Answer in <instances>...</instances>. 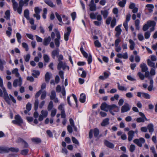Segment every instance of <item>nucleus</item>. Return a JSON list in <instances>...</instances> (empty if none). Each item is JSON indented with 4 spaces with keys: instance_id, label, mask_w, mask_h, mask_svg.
I'll return each instance as SVG.
<instances>
[{
    "instance_id": "ea45409f",
    "label": "nucleus",
    "mask_w": 157,
    "mask_h": 157,
    "mask_svg": "<svg viewBox=\"0 0 157 157\" xmlns=\"http://www.w3.org/2000/svg\"><path fill=\"white\" fill-rule=\"evenodd\" d=\"M45 81L47 82H49L50 79V77L49 73L48 72H46L45 76Z\"/></svg>"
},
{
    "instance_id": "2eb2a0df",
    "label": "nucleus",
    "mask_w": 157,
    "mask_h": 157,
    "mask_svg": "<svg viewBox=\"0 0 157 157\" xmlns=\"http://www.w3.org/2000/svg\"><path fill=\"white\" fill-rule=\"evenodd\" d=\"M130 109V108L128 104L126 103L122 107L121 112L122 113L127 112L129 111Z\"/></svg>"
},
{
    "instance_id": "603ef678",
    "label": "nucleus",
    "mask_w": 157,
    "mask_h": 157,
    "mask_svg": "<svg viewBox=\"0 0 157 157\" xmlns=\"http://www.w3.org/2000/svg\"><path fill=\"white\" fill-rule=\"evenodd\" d=\"M32 105L30 102H28L26 105V108L28 111H30L31 109Z\"/></svg>"
},
{
    "instance_id": "1a4fd4ad",
    "label": "nucleus",
    "mask_w": 157,
    "mask_h": 157,
    "mask_svg": "<svg viewBox=\"0 0 157 157\" xmlns=\"http://www.w3.org/2000/svg\"><path fill=\"white\" fill-rule=\"evenodd\" d=\"M119 110V108L115 104L110 105L109 111L112 115H114L115 114L113 111L117 112H118Z\"/></svg>"
},
{
    "instance_id": "a19ab883",
    "label": "nucleus",
    "mask_w": 157,
    "mask_h": 157,
    "mask_svg": "<svg viewBox=\"0 0 157 157\" xmlns=\"http://www.w3.org/2000/svg\"><path fill=\"white\" fill-rule=\"evenodd\" d=\"M34 109L35 111H37L38 107L39 100L38 99H36L35 100L34 102Z\"/></svg>"
},
{
    "instance_id": "a18cd8bd",
    "label": "nucleus",
    "mask_w": 157,
    "mask_h": 157,
    "mask_svg": "<svg viewBox=\"0 0 157 157\" xmlns=\"http://www.w3.org/2000/svg\"><path fill=\"white\" fill-rule=\"evenodd\" d=\"M140 23V20L138 19H137L135 21V25L136 26V29L137 30H139L140 29L139 24Z\"/></svg>"
},
{
    "instance_id": "4468645a",
    "label": "nucleus",
    "mask_w": 157,
    "mask_h": 157,
    "mask_svg": "<svg viewBox=\"0 0 157 157\" xmlns=\"http://www.w3.org/2000/svg\"><path fill=\"white\" fill-rule=\"evenodd\" d=\"M67 32L64 34V39L67 41L68 40L69 36L71 32V28L70 27H68L67 29Z\"/></svg>"
},
{
    "instance_id": "3c124183",
    "label": "nucleus",
    "mask_w": 157,
    "mask_h": 157,
    "mask_svg": "<svg viewBox=\"0 0 157 157\" xmlns=\"http://www.w3.org/2000/svg\"><path fill=\"white\" fill-rule=\"evenodd\" d=\"M42 10L41 9H40L38 7H36L34 8V11L35 14H39L40 12Z\"/></svg>"
},
{
    "instance_id": "20e7f679",
    "label": "nucleus",
    "mask_w": 157,
    "mask_h": 157,
    "mask_svg": "<svg viewBox=\"0 0 157 157\" xmlns=\"http://www.w3.org/2000/svg\"><path fill=\"white\" fill-rule=\"evenodd\" d=\"M69 121L70 125H69L67 126V129L68 132L70 133H71L73 132L72 128H73L75 131H77V128L75 126L74 121L72 119L70 118Z\"/></svg>"
},
{
    "instance_id": "5fc2aeb1",
    "label": "nucleus",
    "mask_w": 157,
    "mask_h": 157,
    "mask_svg": "<svg viewBox=\"0 0 157 157\" xmlns=\"http://www.w3.org/2000/svg\"><path fill=\"white\" fill-rule=\"evenodd\" d=\"M55 15L56 16V17H57V19H58L59 21L60 22H62V19L61 16L57 12H56L55 13Z\"/></svg>"
},
{
    "instance_id": "c756f323",
    "label": "nucleus",
    "mask_w": 157,
    "mask_h": 157,
    "mask_svg": "<svg viewBox=\"0 0 157 157\" xmlns=\"http://www.w3.org/2000/svg\"><path fill=\"white\" fill-rule=\"evenodd\" d=\"M147 63L149 66L154 68H155V63L153 62L150 59H148L147 60Z\"/></svg>"
},
{
    "instance_id": "f8f14e48",
    "label": "nucleus",
    "mask_w": 157,
    "mask_h": 157,
    "mask_svg": "<svg viewBox=\"0 0 157 157\" xmlns=\"http://www.w3.org/2000/svg\"><path fill=\"white\" fill-rule=\"evenodd\" d=\"M145 142V140L143 138H140L139 139H136L133 140L134 143L140 147L142 146V144L144 143Z\"/></svg>"
},
{
    "instance_id": "774afa93",
    "label": "nucleus",
    "mask_w": 157,
    "mask_h": 157,
    "mask_svg": "<svg viewBox=\"0 0 157 157\" xmlns=\"http://www.w3.org/2000/svg\"><path fill=\"white\" fill-rule=\"evenodd\" d=\"M86 76V72L84 70H83L82 73L80 75V76L82 78H85Z\"/></svg>"
},
{
    "instance_id": "f03ea898",
    "label": "nucleus",
    "mask_w": 157,
    "mask_h": 157,
    "mask_svg": "<svg viewBox=\"0 0 157 157\" xmlns=\"http://www.w3.org/2000/svg\"><path fill=\"white\" fill-rule=\"evenodd\" d=\"M156 23L153 21H147L146 24H145L143 26V29L144 31H147L149 27H152L150 29V30L151 32L154 31L155 30V26Z\"/></svg>"
},
{
    "instance_id": "58836bf2",
    "label": "nucleus",
    "mask_w": 157,
    "mask_h": 157,
    "mask_svg": "<svg viewBox=\"0 0 157 157\" xmlns=\"http://www.w3.org/2000/svg\"><path fill=\"white\" fill-rule=\"evenodd\" d=\"M56 93L55 90H52L51 92L50 95V98L51 100H53L54 98L56 97Z\"/></svg>"
},
{
    "instance_id": "37998d69",
    "label": "nucleus",
    "mask_w": 157,
    "mask_h": 157,
    "mask_svg": "<svg viewBox=\"0 0 157 157\" xmlns=\"http://www.w3.org/2000/svg\"><path fill=\"white\" fill-rule=\"evenodd\" d=\"M13 4V9L15 11H17L18 12V3L17 2H14L12 3Z\"/></svg>"
},
{
    "instance_id": "473e14b6",
    "label": "nucleus",
    "mask_w": 157,
    "mask_h": 157,
    "mask_svg": "<svg viewBox=\"0 0 157 157\" xmlns=\"http://www.w3.org/2000/svg\"><path fill=\"white\" fill-rule=\"evenodd\" d=\"M18 142H21L24 144L25 147H28V144L22 139L20 138L18 139Z\"/></svg>"
},
{
    "instance_id": "f704fd0d",
    "label": "nucleus",
    "mask_w": 157,
    "mask_h": 157,
    "mask_svg": "<svg viewBox=\"0 0 157 157\" xmlns=\"http://www.w3.org/2000/svg\"><path fill=\"white\" fill-rule=\"evenodd\" d=\"M29 11L28 10L26 9L24 11V16L27 19H29Z\"/></svg>"
},
{
    "instance_id": "338daca9",
    "label": "nucleus",
    "mask_w": 157,
    "mask_h": 157,
    "mask_svg": "<svg viewBox=\"0 0 157 157\" xmlns=\"http://www.w3.org/2000/svg\"><path fill=\"white\" fill-rule=\"evenodd\" d=\"M29 150L27 149L22 150L21 151V153L23 155H26L28 153Z\"/></svg>"
},
{
    "instance_id": "69168bd1",
    "label": "nucleus",
    "mask_w": 157,
    "mask_h": 157,
    "mask_svg": "<svg viewBox=\"0 0 157 157\" xmlns=\"http://www.w3.org/2000/svg\"><path fill=\"white\" fill-rule=\"evenodd\" d=\"M63 63L62 61L59 62L57 66V69L58 70H60L63 66Z\"/></svg>"
},
{
    "instance_id": "ddd939ff",
    "label": "nucleus",
    "mask_w": 157,
    "mask_h": 157,
    "mask_svg": "<svg viewBox=\"0 0 157 157\" xmlns=\"http://www.w3.org/2000/svg\"><path fill=\"white\" fill-rule=\"evenodd\" d=\"M110 105L107 104L105 102L103 103L100 107V108L101 110L108 112L109 110Z\"/></svg>"
},
{
    "instance_id": "aec40b11",
    "label": "nucleus",
    "mask_w": 157,
    "mask_h": 157,
    "mask_svg": "<svg viewBox=\"0 0 157 157\" xmlns=\"http://www.w3.org/2000/svg\"><path fill=\"white\" fill-rule=\"evenodd\" d=\"M140 67L141 69V71L143 72L148 71V68L147 66L145 63H143L140 65Z\"/></svg>"
},
{
    "instance_id": "7c9ffc66",
    "label": "nucleus",
    "mask_w": 157,
    "mask_h": 157,
    "mask_svg": "<svg viewBox=\"0 0 157 157\" xmlns=\"http://www.w3.org/2000/svg\"><path fill=\"white\" fill-rule=\"evenodd\" d=\"M109 124V119L106 118L104 119L101 123V125L102 126H105Z\"/></svg>"
},
{
    "instance_id": "09e8293b",
    "label": "nucleus",
    "mask_w": 157,
    "mask_h": 157,
    "mask_svg": "<svg viewBox=\"0 0 157 157\" xmlns=\"http://www.w3.org/2000/svg\"><path fill=\"white\" fill-rule=\"evenodd\" d=\"M53 107V102L52 101H50L48 104V111H50Z\"/></svg>"
},
{
    "instance_id": "c03bdc74",
    "label": "nucleus",
    "mask_w": 157,
    "mask_h": 157,
    "mask_svg": "<svg viewBox=\"0 0 157 157\" xmlns=\"http://www.w3.org/2000/svg\"><path fill=\"white\" fill-rule=\"evenodd\" d=\"M19 151L18 148H17L10 147L9 148V152L11 151L12 152H17Z\"/></svg>"
},
{
    "instance_id": "8fccbe9b",
    "label": "nucleus",
    "mask_w": 157,
    "mask_h": 157,
    "mask_svg": "<svg viewBox=\"0 0 157 157\" xmlns=\"http://www.w3.org/2000/svg\"><path fill=\"white\" fill-rule=\"evenodd\" d=\"M116 20L115 18H113L111 21V27L113 28L116 25Z\"/></svg>"
},
{
    "instance_id": "4be33fe9",
    "label": "nucleus",
    "mask_w": 157,
    "mask_h": 157,
    "mask_svg": "<svg viewBox=\"0 0 157 157\" xmlns=\"http://www.w3.org/2000/svg\"><path fill=\"white\" fill-rule=\"evenodd\" d=\"M9 152V148L6 147H0V153Z\"/></svg>"
},
{
    "instance_id": "5701e85b",
    "label": "nucleus",
    "mask_w": 157,
    "mask_h": 157,
    "mask_svg": "<svg viewBox=\"0 0 157 157\" xmlns=\"http://www.w3.org/2000/svg\"><path fill=\"white\" fill-rule=\"evenodd\" d=\"M51 40V38L50 36L45 38L43 42V44L44 46H47L49 44Z\"/></svg>"
},
{
    "instance_id": "0eeeda50",
    "label": "nucleus",
    "mask_w": 157,
    "mask_h": 157,
    "mask_svg": "<svg viewBox=\"0 0 157 157\" xmlns=\"http://www.w3.org/2000/svg\"><path fill=\"white\" fill-rule=\"evenodd\" d=\"M15 120L12 121V123L21 126L23 123V121L21 116L19 115H16L15 117Z\"/></svg>"
},
{
    "instance_id": "4d7b16f0",
    "label": "nucleus",
    "mask_w": 157,
    "mask_h": 157,
    "mask_svg": "<svg viewBox=\"0 0 157 157\" xmlns=\"http://www.w3.org/2000/svg\"><path fill=\"white\" fill-rule=\"evenodd\" d=\"M138 75L141 80H143L144 79L145 77L144 75L141 72H138Z\"/></svg>"
},
{
    "instance_id": "423d86ee",
    "label": "nucleus",
    "mask_w": 157,
    "mask_h": 157,
    "mask_svg": "<svg viewBox=\"0 0 157 157\" xmlns=\"http://www.w3.org/2000/svg\"><path fill=\"white\" fill-rule=\"evenodd\" d=\"M94 134V136L95 137L97 138L99 133V131L98 129L97 128H95L94 129H91L89 132V138L91 139L93 136V134Z\"/></svg>"
},
{
    "instance_id": "412c9836",
    "label": "nucleus",
    "mask_w": 157,
    "mask_h": 157,
    "mask_svg": "<svg viewBox=\"0 0 157 157\" xmlns=\"http://www.w3.org/2000/svg\"><path fill=\"white\" fill-rule=\"evenodd\" d=\"M134 132L132 130H131L128 132V140L129 141H130L132 140L134 136Z\"/></svg>"
},
{
    "instance_id": "de8ad7c7",
    "label": "nucleus",
    "mask_w": 157,
    "mask_h": 157,
    "mask_svg": "<svg viewBox=\"0 0 157 157\" xmlns=\"http://www.w3.org/2000/svg\"><path fill=\"white\" fill-rule=\"evenodd\" d=\"M5 14V16L4 17L7 20L10 19V10H7L6 11Z\"/></svg>"
},
{
    "instance_id": "79ce46f5",
    "label": "nucleus",
    "mask_w": 157,
    "mask_h": 157,
    "mask_svg": "<svg viewBox=\"0 0 157 157\" xmlns=\"http://www.w3.org/2000/svg\"><path fill=\"white\" fill-rule=\"evenodd\" d=\"M126 0H122L118 3V5L121 7H123L125 5L126 3Z\"/></svg>"
},
{
    "instance_id": "13d9d810",
    "label": "nucleus",
    "mask_w": 157,
    "mask_h": 157,
    "mask_svg": "<svg viewBox=\"0 0 157 157\" xmlns=\"http://www.w3.org/2000/svg\"><path fill=\"white\" fill-rule=\"evenodd\" d=\"M44 59L45 62L48 63L49 60V58L48 55L45 54L44 56Z\"/></svg>"
},
{
    "instance_id": "72a5a7b5",
    "label": "nucleus",
    "mask_w": 157,
    "mask_h": 157,
    "mask_svg": "<svg viewBox=\"0 0 157 157\" xmlns=\"http://www.w3.org/2000/svg\"><path fill=\"white\" fill-rule=\"evenodd\" d=\"M45 2L48 6L51 7H54L55 5H54L52 2L48 0H46L44 1Z\"/></svg>"
},
{
    "instance_id": "052dcab7",
    "label": "nucleus",
    "mask_w": 157,
    "mask_h": 157,
    "mask_svg": "<svg viewBox=\"0 0 157 157\" xmlns=\"http://www.w3.org/2000/svg\"><path fill=\"white\" fill-rule=\"evenodd\" d=\"M94 45L95 46L98 48H100L101 46V44L98 40H96L94 41Z\"/></svg>"
},
{
    "instance_id": "4c0bfd02",
    "label": "nucleus",
    "mask_w": 157,
    "mask_h": 157,
    "mask_svg": "<svg viewBox=\"0 0 157 157\" xmlns=\"http://www.w3.org/2000/svg\"><path fill=\"white\" fill-rule=\"evenodd\" d=\"M117 87L118 89L121 91H126L127 88L124 86H123L120 85L119 83H117Z\"/></svg>"
},
{
    "instance_id": "c9c22d12",
    "label": "nucleus",
    "mask_w": 157,
    "mask_h": 157,
    "mask_svg": "<svg viewBox=\"0 0 157 157\" xmlns=\"http://www.w3.org/2000/svg\"><path fill=\"white\" fill-rule=\"evenodd\" d=\"M32 141L36 144H38L40 143L41 142V140L38 138H33L31 139Z\"/></svg>"
},
{
    "instance_id": "9d476101",
    "label": "nucleus",
    "mask_w": 157,
    "mask_h": 157,
    "mask_svg": "<svg viewBox=\"0 0 157 157\" xmlns=\"http://www.w3.org/2000/svg\"><path fill=\"white\" fill-rule=\"evenodd\" d=\"M56 35L57 37V38L55 39V45L57 48H58L60 45V35L59 32L57 29H56Z\"/></svg>"
},
{
    "instance_id": "b1692460",
    "label": "nucleus",
    "mask_w": 157,
    "mask_h": 157,
    "mask_svg": "<svg viewBox=\"0 0 157 157\" xmlns=\"http://www.w3.org/2000/svg\"><path fill=\"white\" fill-rule=\"evenodd\" d=\"M59 49L58 48L56 50H53L52 53V58L54 59L56 56L58 57L59 54Z\"/></svg>"
},
{
    "instance_id": "9b49d317",
    "label": "nucleus",
    "mask_w": 157,
    "mask_h": 157,
    "mask_svg": "<svg viewBox=\"0 0 157 157\" xmlns=\"http://www.w3.org/2000/svg\"><path fill=\"white\" fill-rule=\"evenodd\" d=\"M137 95L138 97L141 98H142V97H143L145 99H150L151 98L149 94L144 92H137Z\"/></svg>"
},
{
    "instance_id": "6e6552de",
    "label": "nucleus",
    "mask_w": 157,
    "mask_h": 157,
    "mask_svg": "<svg viewBox=\"0 0 157 157\" xmlns=\"http://www.w3.org/2000/svg\"><path fill=\"white\" fill-rule=\"evenodd\" d=\"M24 4H25L26 6L28 5V3L26 2L24 0H20L19 2V6L18 7V13L19 14H21L22 11V7Z\"/></svg>"
},
{
    "instance_id": "bf43d9fd",
    "label": "nucleus",
    "mask_w": 157,
    "mask_h": 157,
    "mask_svg": "<svg viewBox=\"0 0 157 157\" xmlns=\"http://www.w3.org/2000/svg\"><path fill=\"white\" fill-rule=\"evenodd\" d=\"M98 13L95 14L94 13H92L90 14V17L92 19H95Z\"/></svg>"
},
{
    "instance_id": "680f3d73",
    "label": "nucleus",
    "mask_w": 157,
    "mask_h": 157,
    "mask_svg": "<svg viewBox=\"0 0 157 157\" xmlns=\"http://www.w3.org/2000/svg\"><path fill=\"white\" fill-rule=\"evenodd\" d=\"M145 119L143 117H139L136 119V121L137 122H144Z\"/></svg>"
},
{
    "instance_id": "49530a36",
    "label": "nucleus",
    "mask_w": 157,
    "mask_h": 157,
    "mask_svg": "<svg viewBox=\"0 0 157 157\" xmlns=\"http://www.w3.org/2000/svg\"><path fill=\"white\" fill-rule=\"evenodd\" d=\"M16 36L18 42L21 43V36L19 33H17L16 34Z\"/></svg>"
},
{
    "instance_id": "dca6fc26",
    "label": "nucleus",
    "mask_w": 157,
    "mask_h": 157,
    "mask_svg": "<svg viewBox=\"0 0 157 157\" xmlns=\"http://www.w3.org/2000/svg\"><path fill=\"white\" fill-rule=\"evenodd\" d=\"M90 10V11H95L96 10V5L94 3V0H91L89 5Z\"/></svg>"
},
{
    "instance_id": "e433bc0d",
    "label": "nucleus",
    "mask_w": 157,
    "mask_h": 157,
    "mask_svg": "<svg viewBox=\"0 0 157 157\" xmlns=\"http://www.w3.org/2000/svg\"><path fill=\"white\" fill-rule=\"evenodd\" d=\"M40 74V71L37 70H33L32 73V75L34 77L36 78Z\"/></svg>"
},
{
    "instance_id": "c85d7f7f",
    "label": "nucleus",
    "mask_w": 157,
    "mask_h": 157,
    "mask_svg": "<svg viewBox=\"0 0 157 157\" xmlns=\"http://www.w3.org/2000/svg\"><path fill=\"white\" fill-rule=\"evenodd\" d=\"M146 7L147 8V10L149 13H151L153 11V9L154 7L153 5L150 4H147Z\"/></svg>"
},
{
    "instance_id": "393cba45",
    "label": "nucleus",
    "mask_w": 157,
    "mask_h": 157,
    "mask_svg": "<svg viewBox=\"0 0 157 157\" xmlns=\"http://www.w3.org/2000/svg\"><path fill=\"white\" fill-rule=\"evenodd\" d=\"M101 14L103 15L104 19H106L108 17L109 12L108 10H105L101 11Z\"/></svg>"
},
{
    "instance_id": "e2e57ef3",
    "label": "nucleus",
    "mask_w": 157,
    "mask_h": 157,
    "mask_svg": "<svg viewBox=\"0 0 157 157\" xmlns=\"http://www.w3.org/2000/svg\"><path fill=\"white\" fill-rule=\"evenodd\" d=\"M150 32L149 31L146 32L144 34V37L145 39H148L150 36Z\"/></svg>"
},
{
    "instance_id": "2f4dec72",
    "label": "nucleus",
    "mask_w": 157,
    "mask_h": 157,
    "mask_svg": "<svg viewBox=\"0 0 157 157\" xmlns=\"http://www.w3.org/2000/svg\"><path fill=\"white\" fill-rule=\"evenodd\" d=\"M8 30L6 32V34L7 36L10 37L12 31L11 28L10 27H8L7 28Z\"/></svg>"
},
{
    "instance_id": "f257e3e1",
    "label": "nucleus",
    "mask_w": 157,
    "mask_h": 157,
    "mask_svg": "<svg viewBox=\"0 0 157 157\" xmlns=\"http://www.w3.org/2000/svg\"><path fill=\"white\" fill-rule=\"evenodd\" d=\"M0 86L2 88L3 91V98L5 100L6 102L9 105L10 104V100H12V101L14 103H16V100L14 97L11 95L10 94L9 96L5 89L3 86V82L2 79L0 77Z\"/></svg>"
},
{
    "instance_id": "a211bd4d",
    "label": "nucleus",
    "mask_w": 157,
    "mask_h": 157,
    "mask_svg": "<svg viewBox=\"0 0 157 157\" xmlns=\"http://www.w3.org/2000/svg\"><path fill=\"white\" fill-rule=\"evenodd\" d=\"M117 56L119 58H123L126 59L128 58V54L127 52H126L123 54L121 53H118L117 54Z\"/></svg>"
},
{
    "instance_id": "f3484780",
    "label": "nucleus",
    "mask_w": 157,
    "mask_h": 157,
    "mask_svg": "<svg viewBox=\"0 0 157 157\" xmlns=\"http://www.w3.org/2000/svg\"><path fill=\"white\" fill-rule=\"evenodd\" d=\"M121 25H119L118 26H117L115 28V30L116 31V36L118 37L120 35L121 32L122 31V30L121 29Z\"/></svg>"
},
{
    "instance_id": "bb28decb",
    "label": "nucleus",
    "mask_w": 157,
    "mask_h": 157,
    "mask_svg": "<svg viewBox=\"0 0 157 157\" xmlns=\"http://www.w3.org/2000/svg\"><path fill=\"white\" fill-rule=\"evenodd\" d=\"M147 128L149 132H153L154 131V126L153 124L151 123L149 124L147 126Z\"/></svg>"
},
{
    "instance_id": "864d4df0",
    "label": "nucleus",
    "mask_w": 157,
    "mask_h": 157,
    "mask_svg": "<svg viewBox=\"0 0 157 157\" xmlns=\"http://www.w3.org/2000/svg\"><path fill=\"white\" fill-rule=\"evenodd\" d=\"M41 115H42L44 117H46L48 115V112L46 110H42L41 112Z\"/></svg>"
},
{
    "instance_id": "7ed1b4c3",
    "label": "nucleus",
    "mask_w": 157,
    "mask_h": 157,
    "mask_svg": "<svg viewBox=\"0 0 157 157\" xmlns=\"http://www.w3.org/2000/svg\"><path fill=\"white\" fill-rule=\"evenodd\" d=\"M80 50L83 56L86 58H88L87 61L88 64H90L92 62V56L90 54L88 55L87 53L84 50V48L82 45L81 46L80 48Z\"/></svg>"
},
{
    "instance_id": "0e129e2a",
    "label": "nucleus",
    "mask_w": 157,
    "mask_h": 157,
    "mask_svg": "<svg viewBox=\"0 0 157 157\" xmlns=\"http://www.w3.org/2000/svg\"><path fill=\"white\" fill-rule=\"evenodd\" d=\"M22 47L25 49L26 51H28L29 50V47L28 44L27 43L24 42L22 44Z\"/></svg>"
},
{
    "instance_id": "6e6d98bb",
    "label": "nucleus",
    "mask_w": 157,
    "mask_h": 157,
    "mask_svg": "<svg viewBox=\"0 0 157 157\" xmlns=\"http://www.w3.org/2000/svg\"><path fill=\"white\" fill-rule=\"evenodd\" d=\"M42 92V94L41 96L40 99L41 100H43L46 97V92L44 90Z\"/></svg>"
},
{
    "instance_id": "39448f33",
    "label": "nucleus",
    "mask_w": 157,
    "mask_h": 157,
    "mask_svg": "<svg viewBox=\"0 0 157 157\" xmlns=\"http://www.w3.org/2000/svg\"><path fill=\"white\" fill-rule=\"evenodd\" d=\"M15 76L17 77H18V79H15L13 82V86L15 87H16L17 86L18 83V86H21L22 85V79L21 77L20 76V74L18 72L16 73Z\"/></svg>"
},
{
    "instance_id": "cd10ccee",
    "label": "nucleus",
    "mask_w": 157,
    "mask_h": 157,
    "mask_svg": "<svg viewBox=\"0 0 157 157\" xmlns=\"http://www.w3.org/2000/svg\"><path fill=\"white\" fill-rule=\"evenodd\" d=\"M129 41L130 44V45L129 46L130 49L131 50H133L135 45V42L131 39H130Z\"/></svg>"
},
{
    "instance_id": "6ab92c4d",
    "label": "nucleus",
    "mask_w": 157,
    "mask_h": 157,
    "mask_svg": "<svg viewBox=\"0 0 157 157\" xmlns=\"http://www.w3.org/2000/svg\"><path fill=\"white\" fill-rule=\"evenodd\" d=\"M104 144L106 146L110 148H113L114 147V145L113 144L106 140H104Z\"/></svg>"
},
{
    "instance_id": "a878e982",
    "label": "nucleus",
    "mask_w": 157,
    "mask_h": 157,
    "mask_svg": "<svg viewBox=\"0 0 157 157\" xmlns=\"http://www.w3.org/2000/svg\"><path fill=\"white\" fill-rule=\"evenodd\" d=\"M86 95L83 93L81 94L80 95V97L79 99L80 102L82 103L85 102L86 101Z\"/></svg>"
}]
</instances>
